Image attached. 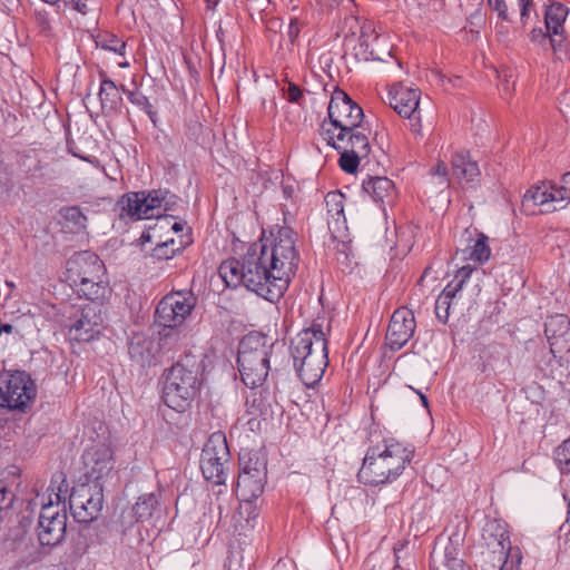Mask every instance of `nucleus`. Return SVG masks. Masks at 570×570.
I'll use <instances>...</instances> for the list:
<instances>
[{"label": "nucleus", "mask_w": 570, "mask_h": 570, "mask_svg": "<svg viewBox=\"0 0 570 570\" xmlns=\"http://www.w3.org/2000/svg\"><path fill=\"white\" fill-rule=\"evenodd\" d=\"M337 151L341 154L338 159L341 169L347 174H354L357 170L360 160L363 158L345 148H340Z\"/></svg>", "instance_id": "42"}, {"label": "nucleus", "mask_w": 570, "mask_h": 570, "mask_svg": "<svg viewBox=\"0 0 570 570\" xmlns=\"http://www.w3.org/2000/svg\"><path fill=\"white\" fill-rule=\"evenodd\" d=\"M159 499L160 492L141 494L131 509L136 522L150 519L159 505Z\"/></svg>", "instance_id": "33"}, {"label": "nucleus", "mask_w": 570, "mask_h": 570, "mask_svg": "<svg viewBox=\"0 0 570 570\" xmlns=\"http://www.w3.org/2000/svg\"><path fill=\"white\" fill-rule=\"evenodd\" d=\"M553 458L561 473L570 474V436L556 448Z\"/></svg>", "instance_id": "41"}, {"label": "nucleus", "mask_w": 570, "mask_h": 570, "mask_svg": "<svg viewBox=\"0 0 570 570\" xmlns=\"http://www.w3.org/2000/svg\"><path fill=\"white\" fill-rule=\"evenodd\" d=\"M414 391L420 396V400H421L423 406L428 409L429 407V400H428V397L421 391H417V390H414Z\"/></svg>", "instance_id": "56"}, {"label": "nucleus", "mask_w": 570, "mask_h": 570, "mask_svg": "<svg viewBox=\"0 0 570 570\" xmlns=\"http://www.w3.org/2000/svg\"><path fill=\"white\" fill-rule=\"evenodd\" d=\"M473 272L474 268L472 266H462L456 271L453 279L444 287L442 292L450 296V298L454 299L464 287V284L470 279Z\"/></svg>", "instance_id": "36"}, {"label": "nucleus", "mask_w": 570, "mask_h": 570, "mask_svg": "<svg viewBox=\"0 0 570 570\" xmlns=\"http://www.w3.org/2000/svg\"><path fill=\"white\" fill-rule=\"evenodd\" d=\"M246 288L268 302H277L282 294L273 291L275 277L268 267L266 245L250 243L245 253Z\"/></svg>", "instance_id": "10"}, {"label": "nucleus", "mask_w": 570, "mask_h": 570, "mask_svg": "<svg viewBox=\"0 0 570 570\" xmlns=\"http://www.w3.org/2000/svg\"><path fill=\"white\" fill-rule=\"evenodd\" d=\"M177 196L175 195H171L169 193L168 197L166 198V200L163 203V206L165 208V210H170L173 209V206L176 204V200H177Z\"/></svg>", "instance_id": "53"}, {"label": "nucleus", "mask_w": 570, "mask_h": 570, "mask_svg": "<svg viewBox=\"0 0 570 570\" xmlns=\"http://www.w3.org/2000/svg\"><path fill=\"white\" fill-rule=\"evenodd\" d=\"M121 89L127 95L128 100L144 110L149 116L150 120L155 122L156 111H154L149 99L139 90H127L124 86Z\"/></svg>", "instance_id": "40"}, {"label": "nucleus", "mask_w": 570, "mask_h": 570, "mask_svg": "<svg viewBox=\"0 0 570 570\" xmlns=\"http://www.w3.org/2000/svg\"><path fill=\"white\" fill-rule=\"evenodd\" d=\"M416 322L414 314L406 307H400L391 316L386 332V345L392 351L401 350L414 335Z\"/></svg>", "instance_id": "20"}, {"label": "nucleus", "mask_w": 570, "mask_h": 570, "mask_svg": "<svg viewBox=\"0 0 570 570\" xmlns=\"http://www.w3.org/2000/svg\"><path fill=\"white\" fill-rule=\"evenodd\" d=\"M473 19H478L481 22V14L479 12L471 16L470 22L473 23Z\"/></svg>", "instance_id": "60"}, {"label": "nucleus", "mask_w": 570, "mask_h": 570, "mask_svg": "<svg viewBox=\"0 0 570 570\" xmlns=\"http://www.w3.org/2000/svg\"><path fill=\"white\" fill-rule=\"evenodd\" d=\"M452 301L453 299L443 292H441L435 301V316L443 324L449 321Z\"/></svg>", "instance_id": "43"}, {"label": "nucleus", "mask_w": 570, "mask_h": 570, "mask_svg": "<svg viewBox=\"0 0 570 570\" xmlns=\"http://www.w3.org/2000/svg\"><path fill=\"white\" fill-rule=\"evenodd\" d=\"M419 89L403 86L402 83L393 85L387 92V104L401 117L411 120V126L414 131H420L421 128V110H420Z\"/></svg>", "instance_id": "18"}, {"label": "nucleus", "mask_w": 570, "mask_h": 570, "mask_svg": "<svg viewBox=\"0 0 570 570\" xmlns=\"http://www.w3.org/2000/svg\"><path fill=\"white\" fill-rule=\"evenodd\" d=\"M483 537L485 540H493L499 547L498 550L512 547L508 524L500 519H491L487 521L483 528Z\"/></svg>", "instance_id": "32"}, {"label": "nucleus", "mask_w": 570, "mask_h": 570, "mask_svg": "<svg viewBox=\"0 0 570 570\" xmlns=\"http://www.w3.org/2000/svg\"><path fill=\"white\" fill-rule=\"evenodd\" d=\"M430 560L431 570H466L464 561L460 558L459 543H454L451 538L442 549L438 546L433 548Z\"/></svg>", "instance_id": "23"}, {"label": "nucleus", "mask_w": 570, "mask_h": 570, "mask_svg": "<svg viewBox=\"0 0 570 570\" xmlns=\"http://www.w3.org/2000/svg\"><path fill=\"white\" fill-rule=\"evenodd\" d=\"M345 26L348 27L343 40V58L345 60L352 59L355 62L384 60L373 47V42L379 43L380 38L372 22L360 21L357 18L351 17L345 19Z\"/></svg>", "instance_id": "12"}, {"label": "nucleus", "mask_w": 570, "mask_h": 570, "mask_svg": "<svg viewBox=\"0 0 570 570\" xmlns=\"http://www.w3.org/2000/svg\"><path fill=\"white\" fill-rule=\"evenodd\" d=\"M159 344L151 337L136 334L130 341L128 352L132 362L141 367L157 364Z\"/></svg>", "instance_id": "24"}, {"label": "nucleus", "mask_w": 570, "mask_h": 570, "mask_svg": "<svg viewBox=\"0 0 570 570\" xmlns=\"http://www.w3.org/2000/svg\"><path fill=\"white\" fill-rule=\"evenodd\" d=\"M294 368L302 382L312 387L317 384L328 365L327 338L317 320L291 341Z\"/></svg>", "instance_id": "2"}, {"label": "nucleus", "mask_w": 570, "mask_h": 570, "mask_svg": "<svg viewBox=\"0 0 570 570\" xmlns=\"http://www.w3.org/2000/svg\"><path fill=\"white\" fill-rule=\"evenodd\" d=\"M168 195L169 191L164 189L127 193L116 204L119 218H128L134 222L150 219L155 217V209L163 207Z\"/></svg>", "instance_id": "16"}, {"label": "nucleus", "mask_w": 570, "mask_h": 570, "mask_svg": "<svg viewBox=\"0 0 570 570\" xmlns=\"http://www.w3.org/2000/svg\"><path fill=\"white\" fill-rule=\"evenodd\" d=\"M197 298L190 291L171 292L165 295L157 304L154 321L160 326V340L179 338L178 328L195 308Z\"/></svg>", "instance_id": "9"}, {"label": "nucleus", "mask_w": 570, "mask_h": 570, "mask_svg": "<svg viewBox=\"0 0 570 570\" xmlns=\"http://www.w3.org/2000/svg\"><path fill=\"white\" fill-rule=\"evenodd\" d=\"M66 276L80 298L107 302L111 295L105 264L91 252L76 253L70 257L67 261Z\"/></svg>", "instance_id": "3"}, {"label": "nucleus", "mask_w": 570, "mask_h": 570, "mask_svg": "<svg viewBox=\"0 0 570 570\" xmlns=\"http://www.w3.org/2000/svg\"><path fill=\"white\" fill-rule=\"evenodd\" d=\"M13 331V326L9 323H1L0 322V335L2 333L10 334Z\"/></svg>", "instance_id": "54"}, {"label": "nucleus", "mask_w": 570, "mask_h": 570, "mask_svg": "<svg viewBox=\"0 0 570 570\" xmlns=\"http://www.w3.org/2000/svg\"><path fill=\"white\" fill-rule=\"evenodd\" d=\"M202 362L196 355L186 354L165 371L163 400L177 411L188 410L200 391Z\"/></svg>", "instance_id": "4"}, {"label": "nucleus", "mask_w": 570, "mask_h": 570, "mask_svg": "<svg viewBox=\"0 0 570 570\" xmlns=\"http://www.w3.org/2000/svg\"><path fill=\"white\" fill-rule=\"evenodd\" d=\"M239 472L236 483V495L252 502L259 498L267 482V461L257 451H242L238 456Z\"/></svg>", "instance_id": "11"}, {"label": "nucleus", "mask_w": 570, "mask_h": 570, "mask_svg": "<svg viewBox=\"0 0 570 570\" xmlns=\"http://www.w3.org/2000/svg\"><path fill=\"white\" fill-rule=\"evenodd\" d=\"M488 6L497 12L502 21H509L508 6L505 0H487Z\"/></svg>", "instance_id": "47"}, {"label": "nucleus", "mask_w": 570, "mask_h": 570, "mask_svg": "<svg viewBox=\"0 0 570 570\" xmlns=\"http://www.w3.org/2000/svg\"><path fill=\"white\" fill-rule=\"evenodd\" d=\"M298 27H297V20H294V21H291V24H289V32L291 35L295 33V36H297L298 33Z\"/></svg>", "instance_id": "57"}, {"label": "nucleus", "mask_w": 570, "mask_h": 570, "mask_svg": "<svg viewBox=\"0 0 570 570\" xmlns=\"http://www.w3.org/2000/svg\"><path fill=\"white\" fill-rule=\"evenodd\" d=\"M341 255H344V259L348 258V255L346 253H340Z\"/></svg>", "instance_id": "63"}, {"label": "nucleus", "mask_w": 570, "mask_h": 570, "mask_svg": "<svg viewBox=\"0 0 570 570\" xmlns=\"http://www.w3.org/2000/svg\"><path fill=\"white\" fill-rule=\"evenodd\" d=\"M104 493L100 484L89 482L76 484L69 495V507L73 519L79 523L96 520L102 509Z\"/></svg>", "instance_id": "17"}, {"label": "nucleus", "mask_w": 570, "mask_h": 570, "mask_svg": "<svg viewBox=\"0 0 570 570\" xmlns=\"http://www.w3.org/2000/svg\"><path fill=\"white\" fill-rule=\"evenodd\" d=\"M173 229L178 233V232H181L184 229V225L181 223H175L173 225Z\"/></svg>", "instance_id": "58"}, {"label": "nucleus", "mask_w": 570, "mask_h": 570, "mask_svg": "<svg viewBox=\"0 0 570 570\" xmlns=\"http://www.w3.org/2000/svg\"><path fill=\"white\" fill-rule=\"evenodd\" d=\"M29 160V157H22L19 160V166L24 171V178L27 180H32L38 177V174L42 170V164L40 160H35L33 164H28Z\"/></svg>", "instance_id": "45"}, {"label": "nucleus", "mask_w": 570, "mask_h": 570, "mask_svg": "<svg viewBox=\"0 0 570 570\" xmlns=\"http://www.w3.org/2000/svg\"><path fill=\"white\" fill-rule=\"evenodd\" d=\"M553 202L558 205V209L563 208L570 202V190L562 184L556 185L551 183Z\"/></svg>", "instance_id": "46"}, {"label": "nucleus", "mask_w": 570, "mask_h": 570, "mask_svg": "<svg viewBox=\"0 0 570 570\" xmlns=\"http://www.w3.org/2000/svg\"><path fill=\"white\" fill-rule=\"evenodd\" d=\"M51 491L48 502L41 501L42 509L38 523V540L41 546L56 547L65 538L67 530V513L65 505L60 509L59 504L63 500L62 493L68 490L66 480L53 478L48 489Z\"/></svg>", "instance_id": "8"}, {"label": "nucleus", "mask_w": 570, "mask_h": 570, "mask_svg": "<svg viewBox=\"0 0 570 570\" xmlns=\"http://www.w3.org/2000/svg\"><path fill=\"white\" fill-rule=\"evenodd\" d=\"M566 524H568L570 528V502L568 503V515H567Z\"/></svg>", "instance_id": "61"}, {"label": "nucleus", "mask_w": 570, "mask_h": 570, "mask_svg": "<svg viewBox=\"0 0 570 570\" xmlns=\"http://www.w3.org/2000/svg\"><path fill=\"white\" fill-rule=\"evenodd\" d=\"M16 495L4 480H0V513L12 508Z\"/></svg>", "instance_id": "44"}, {"label": "nucleus", "mask_w": 570, "mask_h": 570, "mask_svg": "<svg viewBox=\"0 0 570 570\" xmlns=\"http://www.w3.org/2000/svg\"><path fill=\"white\" fill-rule=\"evenodd\" d=\"M191 243L189 235L181 236L179 240L174 238L157 244L153 249V257L161 261L174 258L178 253L184 250Z\"/></svg>", "instance_id": "34"}, {"label": "nucleus", "mask_w": 570, "mask_h": 570, "mask_svg": "<svg viewBox=\"0 0 570 570\" xmlns=\"http://www.w3.org/2000/svg\"><path fill=\"white\" fill-rule=\"evenodd\" d=\"M431 174L440 176L442 184L448 183V167L444 161H439L434 167H432Z\"/></svg>", "instance_id": "51"}, {"label": "nucleus", "mask_w": 570, "mask_h": 570, "mask_svg": "<svg viewBox=\"0 0 570 570\" xmlns=\"http://www.w3.org/2000/svg\"><path fill=\"white\" fill-rule=\"evenodd\" d=\"M297 234L288 226L279 227L271 248L266 246L268 267L275 277L277 293L282 296L287 291L293 276L296 274L301 256L296 247ZM273 291H276L274 286Z\"/></svg>", "instance_id": "6"}, {"label": "nucleus", "mask_w": 570, "mask_h": 570, "mask_svg": "<svg viewBox=\"0 0 570 570\" xmlns=\"http://www.w3.org/2000/svg\"><path fill=\"white\" fill-rule=\"evenodd\" d=\"M520 1V17L523 24L527 23L529 18L530 8L533 4L532 0H519Z\"/></svg>", "instance_id": "52"}, {"label": "nucleus", "mask_w": 570, "mask_h": 570, "mask_svg": "<svg viewBox=\"0 0 570 570\" xmlns=\"http://www.w3.org/2000/svg\"><path fill=\"white\" fill-rule=\"evenodd\" d=\"M548 38H549V32L543 31L542 28H534L530 32V40L533 43L546 45Z\"/></svg>", "instance_id": "50"}, {"label": "nucleus", "mask_w": 570, "mask_h": 570, "mask_svg": "<svg viewBox=\"0 0 570 570\" xmlns=\"http://www.w3.org/2000/svg\"><path fill=\"white\" fill-rule=\"evenodd\" d=\"M302 97H303L302 89L297 85L289 82L288 88H287L286 99L289 102L298 104Z\"/></svg>", "instance_id": "48"}, {"label": "nucleus", "mask_w": 570, "mask_h": 570, "mask_svg": "<svg viewBox=\"0 0 570 570\" xmlns=\"http://www.w3.org/2000/svg\"><path fill=\"white\" fill-rule=\"evenodd\" d=\"M274 343L259 332L246 334L238 346L237 364L240 379L250 389L263 385L269 371V356Z\"/></svg>", "instance_id": "5"}, {"label": "nucleus", "mask_w": 570, "mask_h": 570, "mask_svg": "<svg viewBox=\"0 0 570 570\" xmlns=\"http://www.w3.org/2000/svg\"><path fill=\"white\" fill-rule=\"evenodd\" d=\"M344 199L345 196L340 190L328 191L324 198L327 215L331 218L328 224L334 223L336 229H340L341 226H344L346 223L344 215Z\"/></svg>", "instance_id": "31"}, {"label": "nucleus", "mask_w": 570, "mask_h": 570, "mask_svg": "<svg viewBox=\"0 0 570 570\" xmlns=\"http://www.w3.org/2000/svg\"><path fill=\"white\" fill-rule=\"evenodd\" d=\"M101 81L99 88V100L101 109L106 114L116 112L122 101L120 89L116 83L106 77L104 72H100Z\"/></svg>", "instance_id": "28"}, {"label": "nucleus", "mask_w": 570, "mask_h": 570, "mask_svg": "<svg viewBox=\"0 0 570 570\" xmlns=\"http://www.w3.org/2000/svg\"><path fill=\"white\" fill-rule=\"evenodd\" d=\"M460 243L464 245L462 250L465 254V258L480 264L485 263L490 258L489 237L476 228H465L461 235Z\"/></svg>", "instance_id": "22"}, {"label": "nucleus", "mask_w": 570, "mask_h": 570, "mask_svg": "<svg viewBox=\"0 0 570 570\" xmlns=\"http://www.w3.org/2000/svg\"><path fill=\"white\" fill-rule=\"evenodd\" d=\"M561 184L570 190V171L562 176Z\"/></svg>", "instance_id": "55"}, {"label": "nucleus", "mask_w": 570, "mask_h": 570, "mask_svg": "<svg viewBox=\"0 0 570 570\" xmlns=\"http://www.w3.org/2000/svg\"><path fill=\"white\" fill-rule=\"evenodd\" d=\"M414 456V449L390 439L366 450L357 473L361 483L380 487L393 483L404 472Z\"/></svg>", "instance_id": "1"}, {"label": "nucleus", "mask_w": 570, "mask_h": 570, "mask_svg": "<svg viewBox=\"0 0 570 570\" xmlns=\"http://www.w3.org/2000/svg\"><path fill=\"white\" fill-rule=\"evenodd\" d=\"M218 274L227 287H246L245 254L240 258L230 257L223 261L219 265Z\"/></svg>", "instance_id": "25"}, {"label": "nucleus", "mask_w": 570, "mask_h": 570, "mask_svg": "<svg viewBox=\"0 0 570 570\" xmlns=\"http://www.w3.org/2000/svg\"><path fill=\"white\" fill-rule=\"evenodd\" d=\"M0 570H6L4 568L0 567Z\"/></svg>", "instance_id": "64"}, {"label": "nucleus", "mask_w": 570, "mask_h": 570, "mask_svg": "<svg viewBox=\"0 0 570 570\" xmlns=\"http://www.w3.org/2000/svg\"><path fill=\"white\" fill-rule=\"evenodd\" d=\"M317 2H321L322 0H316ZM331 4H337L341 0H328Z\"/></svg>", "instance_id": "62"}, {"label": "nucleus", "mask_w": 570, "mask_h": 570, "mask_svg": "<svg viewBox=\"0 0 570 570\" xmlns=\"http://www.w3.org/2000/svg\"><path fill=\"white\" fill-rule=\"evenodd\" d=\"M452 173L459 181H473L480 175L479 166L471 160L469 153L459 151L452 157Z\"/></svg>", "instance_id": "29"}, {"label": "nucleus", "mask_w": 570, "mask_h": 570, "mask_svg": "<svg viewBox=\"0 0 570 570\" xmlns=\"http://www.w3.org/2000/svg\"><path fill=\"white\" fill-rule=\"evenodd\" d=\"M530 203L542 207V213L558 210V205L553 202L551 183H542L528 189L523 196L522 204L523 206H529Z\"/></svg>", "instance_id": "27"}, {"label": "nucleus", "mask_w": 570, "mask_h": 570, "mask_svg": "<svg viewBox=\"0 0 570 570\" xmlns=\"http://www.w3.org/2000/svg\"><path fill=\"white\" fill-rule=\"evenodd\" d=\"M568 13V8L559 2L552 3L546 11V30L549 32L550 46L554 52L562 51L564 48L567 37L563 23Z\"/></svg>", "instance_id": "21"}, {"label": "nucleus", "mask_w": 570, "mask_h": 570, "mask_svg": "<svg viewBox=\"0 0 570 570\" xmlns=\"http://www.w3.org/2000/svg\"><path fill=\"white\" fill-rule=\"evenodd\" d=\"M85 476L91 484L109 475L114 469V454L110 446L99 443L87 449L82 455Z\"/></svg>", "instance_id": "19"}, {"label": "nucleus", "mask_w": 570, "mask_h": 570, "mask_svg": "<svg viewBox=\"0 0 570 570\" xmlns=\"http://www.w3.org/2000/svg\"><path fill=\"white\" fill-rule=\"evenodd\" d=\"M37 389L30 375L23 371L0 374V407L26 411L36 397Z\"/></svg>", "instance_id": "14"}, {"label": "nucleus", "mask_w": 570, "mask_h": 570, "mask_svg": "<svg viewBox=\"0 0 570 570\" xmlns=\"http://www.w3.org/2000/svg\"><path fill=\"white\" fill-rule=\"evenodd\" d=\"M328 121L323 120L320 134L327 145H333L335 138L342 140L351 130L361 127L363 109L343 90H335L327 108Z\"/></svg>", "instance_id": "7"}, {"label": "nucleus", "mask_w": 570, "mask_h": 570, "mask_svg": "<svg viewBox=\"0 0 570 570\" xmlns=\"http://www.w3.org/2000/svg\"><path fill=\"white\" fill-rule=\"evenodd\" d=\"M60 215L63 218L67 227L72 233H80L87 227V216L82 213L78 206L65 207L60 210Z\"/></svg>", "instance_id": "35"}, {"label": "nucleus", "mask_w": 570, "mask_h": 570, "mask_svg": "<svg viewBox=\"0 0 570 570\" xmlns=\"http://www.w3.org/2000/svg\"><path fill=\"white\" fill-rule=\"evenodd\" d=\"M200 470L204 478L213 484H225L230 470V452L223 432H214L204 444Z\"/></svg>", "instance_id": "13"}, {"label": "nucleus", "mask_w": 570, "mask_h": 570, "mask_svg": "<svg viewBox=\"0 0 570 570\" xmlns=\"http://www.w3.org/2000/svg\"><path fill=\"white\" fill-rule=\"evenodd\" d=\"M96 45L104 50L112 51L119 56L125 55L126 42L110 32H99L96 37Z\"/></svg>", "instance_id": "38"}, {"label": "nucleus", "mask_w": 570, "mask_h": 570, "mask_svg": "<svg viewBox=\"0 0 570 570\" xmlns=\"http://www.w3.org/2000/svg\"><path fill=\"white\" fill-rule=\"evenodd\" d=\"M330 146L336 150H340V148H345L348 151H353L354 154L361 156L362 158H366L371 153V146L367 136L357 129L351 130L346 137L342 138V140H337L335 138L334 144Z\"/></svg>", "instance_id": "30"}, {"label": "nucleus", "mask_w": 570, "mask_h": 570, "mask_svg": "<svg viewBox=\"0 0 570 570\" xmlns=\"http://www.w3.org/2000/svg\"><path fill=\"white\" fill-rule=\"evenodd\" d=\"M430 271H431V267H430V266H428V267L424 269L423 275H422V276L420 277V279H419V283H420V284L423 282L424 277L429 274V272H430Z\"/></svg>", "instance_id": "59"}, {"label": "nucleus", "mask_w": 570, "mask_h": 570, "mask_svg": "<svg viewBox=\"0 0 570 570\" xmlns=\"http://www.w3.org/2000/svg\"><path fill=\"white\" fill-rule=\"evenodd\" d=\"M362 186L374 202L392 204L395 198V185L387 177H368L367 180H363Z\"/></svg>", "instance_id": "26"}, {"label": "nucleus", "mask_w": 570, "mask_h": 570, "mask_svg": "<svg viewBox=\"0 0 570 570\" xmlns=\"http://www.w3.org/2000/svg\"><path fill=\"white\" fill-rule=\"evenodd\" d=\"M0 184L7 189H12L14 187L12 174L7 166L0 168Z\"/></svg>", "instance_id": "49"}, {"label": "nucleus", "mask_w": 570, "mask_h": 570, "mask_svg": "<svg viewBox=\"0 0 570 570\" xmlns=\"http://www.w3.org/2000/svg\"><path fill=\"white\" fill-rule=\"evenodd\" d=\"M544 334L547 337L570 335V320L563 314L549 317L544 324Z\"/></svg>", "instance_id": "39"}, {"label": "nucleus", "mask_w": 570, "mask_h": 570, "mask_svg": "<svg viewBox=\"0 0 570 570\" xmlns=\"http://www.w3.org/2000/svg\"><path fill=\"white\" fill-rule=\"evenodd\" d=\"M106 302L89 301L75 309L68 317L71 321L69 335L77 342H90L98 337L105 328L107 311Z\"/></svg>", "instance_id": "15"}, {"label": "nucleus", "mask_w": 570, "mask_h": 570, "mask_svg": "<svg viewBox=\"0 0 570 570\" xmlns=\"http://www.w3.org/2000/svg\"><path fill=\"white\" fill-rule=\"evenodd\" d=\"M494 553L499 554V561L502 560L500 570H519L522 553L519 547H508L503 550H493Z\"/></svg>", "instance_id": "37"}]
</instances>
